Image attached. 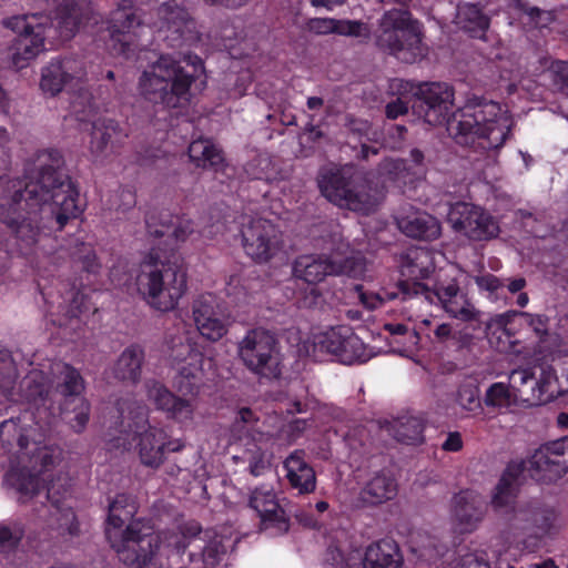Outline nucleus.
I'll return each instance as SVG.
<instances>
[{
	"instance_id": "34",
	"label": "nucleus",
	"mask_w": 568,
	"mask_h": 568,
	"mask_svg": "<svg viewBox=\"0 0 568 568\" xmlns=\"http://www.w3.org/2000/svg\"><path fill=\"white\" fill-rule=\"evenodd\" d=\"M458 18L462 28L473 38H484L489 28L490 19L483 12L479 4L465 3L459 7Z\"/></svg>"
},
{
	"instance_id": "60",
	"label": "nucleus",
	"mask_w": 568,
	"mask_h": 568,
	"mask_svg": "<svg viewBox=\"0 0 568 568\" xmlns=\"http://www.w3.org/2000/svg\"><path fill=\"white\" fill-rule=\"evenodd\" d=\"M306 419L296 418L282 428V434L290 443L295 442L307 428Z\"/></svg>"
},
{
	"instance_id": "22",
	"label": "nucleus",
	"mask_w": 568,
	"mask_h": 568,
	"mask_svg": "<svg viewBox=\"0 0 568 568\" xmlns=\"http://www.w3.org/2000/svg\"><path fill=\"white\" fill-rule=\"evenodd\" d=\"M52 374L54 377V393L61 397L59 402H65V407H68L70 400L82 397L85 383L75 367L60 362L53 366Z\"/></svg>"
},
{
	"instance_id": "9",
	"label": "nucleus",
	"mask_w": 568,
	"mask_h": 568,
	"mask_svg": "<svg viewBox=\"0 0 568 568\" xmlns=\"http://www.w3.org/2000/svg\"><path fill=\"white\" fill-rule=\"evenodd\" d=\"M237 354L243 365L261 379H277L282 374L278 341L265 328L250 329L239 343Z\"/></svg>"
},
{
	"instance_id": "24",
	"label": "nucleus",
	"mask_w": 568,
	"mask_h": 568,
	"mask_svg": "<svg viewBox=\"0 0 568 568\" xmlns=\"http://www.w3.org/2000/svg\"><path fill=\"white\" fill-rule=\"evenodd\" d=\"M75 61L64 59L53 61L42 70L40 88L43 92L54 97L74 78L81 74V70L74 68Z\"/></svg>"
},
{
	"instance_id": "49",
	"label": "nucleus",
	"mask_w": 568,
	"mask_h": 568,
	"mask_svg": "<svg viewBox=\"0 0 568 568\" xmlns=\"http://www.w3.org/2000/svg\"><path fill=\"white\" fill-rule=\"evenodd\" d=\"M345 334H349L348 326L342 325L332 328L323 335V338L320 342L321 347L339 359V353L342 352Z\"/></svg>"
},
{
	"instance_id": "62",
	"label": "nucleus",
	"mask_w": 568,
	"mask_h": 568,
	"mask_svg": "<svg viewBox=\"0 0 568 568\" xmlns=\"http://www.w3.org/2000/svg\"><path fill=\"white\" fill-rule=\"evenodd\" d=\"M62 520L63 521L60 524V528L63 529L62 535L65 532L71 537H77L80 535V523L73 511L63 514Z\"/></svg>"
},
{
	"instance_id": "57",
	"label": "nucleus",
	"mask_w": 568,
	"mask_h": 568,
	"mask_svg": "<svg viewBox=\"0 0 568 568\" xmlns=\"http://www.w3.org/2000/svg\"><path fill=\"white\" fill-rule=\"evenodd\" d=\"M519 316L524 317L527 324L532 328V331L544 339L548 335V317L546 315H534L527 312L519 313Z\"/></svg>"
},
{
	"instance_id": "45",
	"label": "nucleus",
	"mask_w": 568,
	"mask_h": 568,
	"mask_svg": "<svg viewBox=\"0 0 568 568\" xmlns=\"http://www.w3.org/2000/svg\"><path fill=\"white\" fill-rule=\"evenodd\" d=\"M514 394L509 385L504 383H494L486 390L484 403L488 407L504 408L509 407Z\"/></svg>"
},
{
	"instance_id": "27",
	"label": "nucleus",
	"mask_w": 568,
	"mask_h": 568,
	"mask_svg": "<svg viewBox=\"0 0 568 568\" xmlns=\"http://www.w3.org/2000/svg\"><path fill=\"white\" fill-rule=\"evenodd\" d=\"M402 275L406 276L405 281L420 282L428 278L435 267L429 253L420 247L409 248L402 255Z\"/></svg>"
},
{
	"instance_id": "30",
	"label": "nucleus",
	"mask_w": 568,
	"mask_h": 568,
	"mask_svg": "<svg viewBox=\"0 0 568 568\" xmlns=\"http://www.w3.org/2000/svg\"><path fill=\"white\" fill-rule=\"evenodd\" d=\"M509 387L513 390L514 400L537 404L538 377L530 368L513 369L509 375Z\"/></svg>"
},
{
	"instance_id": "2",
	"label": "nucleus",
	"mask_w": 568,
	"mask_h": 568,
	"mask_svg": "<svg viewBox=\"0 0 568 568\" xmlns=\"http://www.w3.org/2000/svg\"><path fill=\"white\" fill-rule=\"evenodd\" d=\"M34 179L23 189L16 190L7 203L0 204V221L11 230L22 219L17 206L24 201L30 211L39 207L47 213L50 227L62 231L69 220L80 213L79 192L68 173L64 158L57 149L41 150L34 154Z\"/></svg>"
},
{
	"instance_id": "23",
	"label": "nucleus",
	"mask_w": 568,
	"mask_h": 568,
	"mask_svg": "<svg viewBox=\"0 0 568 568\" xmlns=\"http://www.w3.org/2000/svg\"><path fill=\"white\" fill-rule=\"evenodd\" d=\"M290 485L300 494L313 493L316 488L315 470L305 460V452L296 449L284 462Z\"/></svg>"
},
{
	"instance_id": "10",
	"label": "nucleus",
	"mask_w": 568,
	"mask_h": 568,
	"mask_svg": "<svg viewBox=\"0 0 568 568\" xmlns=\"http://www.w3.org/2000/svg\"><path fill=\"white\" fill-rule=\"evenodd\" d=\"M398 287L405 297L423 295L429 303L439 302L456 318L466 322L477 318L478 312L468 302L454 277L438 276L433 287L422 282L399 281Z\"/></svg>"
},
{
	"instance_id": "11",
	"label": "nucleus",
	"mask_w": 568,
	"mask_h": 568,
	"mask_svg": "<svg viewBox=\"0 0 568 568\" xmlns=\"http://www.w3.org/2000/svg\"><path fill=\"white\" fill-rule=\"evenodd\" d=\"M447 222L452 229L470 241L483 242L496 239L500 233L499 222L481 206L456 202L449 206Z\"/></svg>"
},
{
	"instance_id": "28",
	"label": "nucleus",
	"mask_w": 568,
	"mask_h": 568,
	"mask_svg": "<svg viewBox=\"0 0 568 568\" xmlns=\"http://www.w3.org/2000/svg\"><path fill=\"white\" fill-rule=\"evenodd\" d=\"M138 511V503L131 494L119 493L109 498L105 529H123L125 523L133 521Z\"/></svg>"
},
{
	"instance_id": "56",
	"label": "nucleus",
	"mask_w": 568,
	"mask_h": 568,
	"mask_svg": "<svg viewBox=\"0 0 568 568\" xmlns=\"http://www.w3.org/2000/svg\"><path fill=\"white\" fill-rule=\"evenodd\" d=\"M556 515L551 509L532 507L531 513V525L542 531H547L551 528L555 521Z\"/></svg>"
},
{
	"instance_id": "44",
	"label": "nucleus",
	"mask_w": 568,
	"mask_h": 568,
	"mask_svg": "<svg viewBox=\"0 0 568 568\" xmlns=\"http://www.w3.org/2000/svg\"><path fill=\"white\" fill-rule=\"evenodd\" d=\"M204 540L206 541V545L202 550L203 561L207 566H215L226 552V548L223 545V538L215 532L206 530L204 531Z\"/></svg>"
},
{
	"instance_id": "63",
	"label": "nucleus",
	"mask_w": 568,
	"mask_h": 568,
	"mask_svg": "<svg viewBox=\"0 0 568 568\" xmlns=\"http://www.w3.org/2000/svg\"><path fill=\"white\" fill-rule=\"evenodd\" d=\"M479 288L495 293L504 286V283L494 274L487 273L475 278Z\"/></svg>"
},
{
	"instance_id": "43",
	"label": "nucleus",
	"mask_w": 568,
	"mask_h": 568,
	"mask_svg": "<svg viewBox=\"0 0 568 568\" xmlns=\"http://www.w3.org/2000/svg\"><path fill=\"white\" fill-rule=\"evenodd\" d=\"M200 334L211 342L220 341L229 331V322L219 313L195 324Z\"/></svg>"
},
{
	"instance_id": "54",
	"label": "nucleus",
	"mask_w": 568,
	"mask_h": 568,
	"mask_svg": "<svg viewBox=\"0 0 568 568\" xmlns=\"http://www.w3.org/2000/svg\"><path fill=\"white\" fill-rule=\"evenodd\" d=\"M548 72L555 89L568 97V62L555 61Z\"/></svg>"
},
{
	"instance_id": "48",
	"label": "nucleus",
	"mask_w": 568,
	"mask_h": 568,
	"mask_svg": "<svg viewBox=\"0 0 568 568\" xmlns=\"http://www.w3.org/2000/svg\"><path fill=\"white\" fill-rule=\"evenodd\" d=\"M75 266L87 273L95 274L100 268L94 250L89 244L82 243L72 254Z\"/></svg>"
},
{
	"instance_id": "32",
	"label": "nucleus",
	"mask_w": 568,
	"mask_h": 568,
	"mask_svg": "<svg viewBox=\"0 0 568 568\" xmlns=\"http://www.w3.org/2000/svg\"><path fill=\"white\" fill-rule=\"evenodd\" d=\"M55 18L61 34L67 38L74 36L87 20L82 7L75 0H61L55 9Z\"/></svg>"
},
{
	"instance_id": "39",
	"label": "nucleus",
	"mask_w": 568,
	"mask_h": 568,
	"mask_svg": "<svg viewBox=\"0 0 568 568\" xmlns=\"http://www.w3.org/2000/svg\"><path fill=\"white\" fill-rule=\"evenodd\" d=\"M568 386L562 387L556 375V371L551 366L541 367L538 377L537 404L548 403L565 395Z\"/></svg>"
},
{
	"instance_id": "16",
	"label": "nucleus",
	"mask_w": 568,
	"mask_h": 568,
	"mask_svg": "<svg viewBox=\"0 0 568 568\" xmlns=\"http://www.w3.org/2000/svg\"><path fill=\"white\" fill-rule=\"evenodd\" d=\"M130 136L129 129L114 119H98L92 123L89 150L95 159L119 153Z\"/></svg>"
},
{
	"instance_id": "50",
	"label": "nucleus",
	"mask_w": 568,
	"mask_h": 568,
	"mask_svg": "<svg viewBox=\"0 0 568 568\" xmlns=\"http://www.w3.org/2000/svg\"><path fill=\"white\" fill-rule=\"evenodd\" d=\"M215 297L211 294L201 295L192 304L193 320L196 323L207 320L217 314Z\"/></svg>"
},
{
	"instance_id": "64",
	"label": "nucleus",
	"mask_w": 568,
	"mask_h": 568,
	"mask_svg": "<svg viewBox=\"0 0 568 568\" xmlns=\"http://www.w3.org/2000/svg\"><path fill=\"white\" fill-rule=\"evenodd\" d=\"M408 112V103L405 102L402 98H397L394 101H390L385 106V114L387 119L395 120L400 115H404Z\"/></svg>"
},
{
	"instance_id": "42",
	"label": "nucleus",
	"mask_w": 568,
	"mask_h": 568,
	"mask_svg": "<svg viewBox=\"0 0 568 568\" xmlns=\"http://www.w3.org/2000/svg\"><path fill=\"white\" fill-rule=\"evenodd\" d=\"M368 358L365 344L354 334L349 327V334H345L342 352L339 353V362L352 364L356 361L364 362Z\"/></svg>"
},
{
	"instance_id": "29",
	"label": "nucleus",
	"mask_w": 568,
	"mask_h": 568,
	"mask_svg": "<svg viewBox=\"0 0 568 568\" xmlns=\"http://www.w3.org/2000/svg\"><path fill=\"white\" fill-rule=\"evenodd\" d=\"M47 31H37L28 37L18 38L12 54V63L17 69H23L45 50Z\"/></svg>"
},
{
	"instance_id": "59",
	"label": "nucleus",
	"mask_w": 568,
	"mask_h": 568,
	"mask_svg": "<svg viewBox=\"0 0 568 568\" xmlns=\"http://www.w3.org/2000/svg\"><path fill=\"white\" fill-rule=\"evenodd\" d=\"M456 568H490V566L483 554L467 552L460 556Z\"/></svg>"
},
{
	"instance_id": "35",
	"label": "nucleus",
	"mask_w": 568,
	"mask_h": 568,
	"mask_svg": "<svg viewBox=\"0 0 568 568\" xmlns=\"http://www.w3.org/2000/svg\"><path fill=\"white\" fill-rule=\"evenodd\" d=\"M394 438L407 445L424 443L425 422L416 416H402L393 423Z\"/></svg>"
},
{
	"instance_id": "58",
	"label": "nucleus",
	"mask_w": 568,
	"mask_h": 568,
	"mask_svg": "<svg viewBox=\"0 0 568 568\" xmlns=\"http://www.w3.org/2000/svg\"><path fill=\"white\" fill-rule=\"evenodd\" d=\"M337 22L332 18H315L310 20L308 29L316 34L336 33Z\"/></svg>"
},
{
	"instance_id": "4",
	"label": "nucleus",
	"mask_w": 568,
	"mask_h": 568,
	"mask_svg": "<svg viewBox=\"0 0 568 568\" xmlns=\"http://www.w3.org/2000/svg\"><path fill=\"white\" fill-rule=\"evenodd\" d=\"M194 77L171 55H161L139 79L141 97L164 109L183 108L190 102Z\"/></svg>"
},
{
	"instance_id": "8",
	"label": "nucleus",
	"mask_w": 568,
	"mask_h": 568,
	"mask_svg": "<svg viewBox=\"0 0 568 568\" xmlns=\"http://www.w3.org/2000/svg\"><path fill=\"white\" fill-rule=\"evenodd\" d=\"M196 379V376L187 367L180 369L178 392L182 396L172 393L160 381L148 379L144 383L146 397L156 409L165 413L168 418L178 423L192 422L197 407L196 397L200 393Z\"/></svg>"
},
{
	"instance_id": "37",
	"label": "nucleus",
	"mask_w": 568,
	"mask_h": 568,
	"mask_svg": "<svg viewBox=\"0 0 568 568\" xmlns=\"http://www.w3.org/2000/svg\"><path fill=\"white\" fill-rule=\"evenodd\" d=\"M511 6L520 17L526 18L528 24L537 29L548 28L558 17L556 9H541L527 0H513Z\"/></svg>"
},
{
	"instance_id": "33",
	"label": "nucleus",
	"mask_w": 568,
	"mask_h": 568,
	"mask_svg": "<svg viewBox=\"0 0 568 568\" xmlns=\"http://www.w3.org/2000/svg\"><path fill=\"white\" fill-rule=\"evenodd\" d=\"M1 24L14 33L18 38L28 37L37 31H48L51 27V21L47 16L33 13V14H18L9 18H4Z\"/></svg>"
},
{
	"instance_id": "61",
	"label": "nucleus",
	"mask_w": 568,
	"mask_h": 568,
	"mask_svg": "<svg viewBox=\"0 0 568 568\" xmlns=\"http://www.w3.org/2000/svg\"><path fill=\"white\" fill-rule=\"evenodd\" d=\"M193 232V223L187 220H181L174 226H171L170 236L174 237L176 242H185Z\"/></svg>"
},
{
	"instance_id": "20",
	"label": "nucleus",
	"mask_w": 568,
	"mask_h": 568,
	"mask_svg": "<svg viewBox=\"0 0 568 568\" xmlns=\"http://www.w3.org/2000/svg\"><path fill=\"white\" fill-rule=\"evenodd\" d=\"M396 225L403 234L419 241H434L442 235L440 222L426 212L397 216Z\"/></svg>"
},
{
	"instance_id": "5",
	"label": "nucleus",
	"mask_w": 568,
	"mask_h": 568,
	"mask_svg": "<svg viewBox=\"0 0 568 568\" xmlns=\"http://www.w3.org/2000/svg\"><path fill=\"white\" fill-rule=\"evenodd\" d=\"M375 45L384 53L405 63H415L427 54L424 33L418 20L408 9L386 10L374 34Z\"/></svg>"
},
{
	"instance_id": "31",
	"label": "nucleus",
	"mask_w": 568,
	"mask_h": 568,
	"mask_svg": "<svg viewBox=\"0 0 568 568\" xmlns=\"http://www.w3.org/2000/svg\"><path fill=\"white\" fill-rule=\"evenodd\" d=\"M397 494V484L394 478L384 474L374 476L361 491L365 504L379 505L393 499Z\"/></svg>"
},
{
	"instance_id": "12",
	"label": "nucleus",
	"mask_w": 568,
	"mask_h": 568,
	"mask_svg": "<svg viewBox=\"0 0 568 568\" xmlns=\"http://www.w3.org/2000/svg\"><path fill=\"white\" fill-rule=\"evenodd\" d=\"M524 471L525 462L509 463L495 488V494L491 499V504L496 510L505 509V513H508V510L513 511L510 527L519 530H528L532 528V506L518 509L513 506Z\"/></svg>"
},
{
	"instance_id": "15",
	"label": "nucleus",
	"mask_w": 568,
	"mask_h": 568,
	"mask_svg": "<svg viewBox=\"0 0 568 568\" xmlns=\"http://www.w3.org/2000/svg\"><path fill=\"white\" fill-rule=\"evenodd\" d=\"M245 253L257 263H267L283 247L282 232L265 219L250 221L242 229Z\"/></svg>"
},
{
	"instance_id": "36",
	"label": "nucleus",
	"mask_w": 568,
	"mask_h": 568,
	"mask_svg": "<svg viewBox=\"0 0 568 568\" xmlns=\"http://www.w3.org/2000/svg\"><path fill=\"white\" fill-rule=\"evenodd\" d=\"M189 156L197 168L215 171L220 170L224 162L222 151L206 140L193 141L189 146Z\"/></svg>"
},
{
	"instance_id": "1",
	"label": "nucleus",
	"mask_w": 568,
	"mask_h": 568,
	"mask_svg": "<svg viewBox=\"0 0 568 568\" xmlns=\"http://www.w3.org/2000/svg\"><path fill=\"white\" fill-rule=\"evenodd\" d=\"M454 94V88L446 82L422 83L413 95V113L433 126L446 123L449 135L458 144L466 145L477 138L484 149L503 146L510 134L513 121L500 104L473 97L452 112Z\"/></svg>"
},
{
	"instance_id": "46",
	"label": "nucleus",
	"mask_w": 568,
	"mask_h": 568,
	"mask_svg": "<svg viewBox=\"0 0 568 568\" xmlns=\"http://www.w3.org/2000/svg\"><path fill=\"white\" fill-rule=\"evenodd\" d=\"M10 231L26 247L34 245L38 242L40 234V227L30 217H22L21 220H18Z\"/></svg>"
},
{
	"instance_id": "47",
	"label": "nucleus",
	"mask_w": 568,
	"mask_h": 568,
	"mask_svg": "<svg viewBox=\"0 0 568 568\" xmlns=\"http://www.w3.org/2000/svg\"><path fill=\"white\" fill-rule=\"evenodd\" d=\"M456 402L464 410L469 413H478L483 409L479 398V389L477 386L471 384L459 386Z\"/></svg>"
},
{
	"instance_id": "17",
	"label": "nucleus",
	"mask_w": 568,
	"mask_h": 568,
	"mask_svg": "<svg viewBox=\"0 0 568 568\" xmlns=\"http://www.w3.org/2000/svg\"><path fill=\"white\" fill-rule=\"evenodd\" d=\"M349 262L348 258L344 263L336 262L323 254H304L294 260L292 273L296 280H301L308 285H317L327 276L346 273V265Z\"/></svg>"
},
{
	"instance_id": "19",
	"label": "nucleus",
	"mask_w": 568,
	"mask_h": 568,
	"mask_svg": "<svg viewBox=\"0 0 568 568\" xmlns=\"http://www.w3.org/2000/svg\"><path fill=\"white\" fill-rule=\"evenodd\" d=\"M487 510L485 499L473 490H463L453 498V516L462 534L473 532Z\"/></svg>"
},
{
	"instance_id": "41",
	"label": "nucleus",
	"mask_w": 568,
	"mask_h": 568,
	"mask_svg": "<svg viewBox=\"0 0 568 568\" xmlns=\"http://www.w3.org/2000/svg\"><path fill=\"white\" fill-rule=\"evenodd\" d=\"M13 478V486L21 495V501L26 503L28 499L37 496L43 489V483L38 475L31 474L26 470H19L11 475Z\"/></svg>"
},
{
	"instance_id": "26",
	"label": "nucleus",
	"mask_w": 568,
	"mask_h": 568,
	"mask_svg": "<svg viewBox=\"0 0 568 568\" xmlns=\"http://www.w3.org/2000/svg\"><path fill=\"white\" fill-rule=\"evenodd\" d=\"M248 506L258 514L262 521L272 523L283 531L288 530L285 511L280 507L274 494L255 488L250 496Z\"/></svg>"
},
{
	"instance_id": "53",
	"label": "nucleus",
	"mask_w": 568,
	"mask_h": 568,
	"mask_svg": "<svg viewBox=\"0 0 568 568\" xmlns=\"http://www.w3.org/2000/svg\"><path fill=\"white\" fill-rule=\"evenodd\" d=\"M112 49L116 54L129 57L133 52L134 37L130 31L110 29Z\"/></svg>"
},
{
	"instance_id": "25",
	"label": "nucleus",
	"mask_w": 568,
	"mask_h": 568,
	"mask_svg": "<svg viewBox=\"0 0 568 568\" xmlns=\"http://www.w3.org/2000/svg\"><path fill=\"white\" fill-rule=\"evenodd\" d=\"M364 568H402L403 556L393 539H381L366 548Z\"/></svg>"
},
{
	"instance_id": "51",
	"label": "nucleus",
	"mask_w": 568,
	"mask_h": 568,
	"mask_svg": "<svg viewBox=\"0 0 568 568\" xmlns=\"http://www.w3.org/2000/svg\"><path fill=\"white\" fill-rule=\"evenodd\" d=\"M336 34L359 38L367 41L371 38V28L366 22L357 20H338Z\"/></svg>"
},
{
	"instance_id": "3",
	"label": "nucleus",
	"mask_w": 568,
	"mask_h": 568,
	"mask_svg": "<svg viewBox=\"0 0 568 568\" xmlns=\"http://www.w3.org/2000/svg\"><path fill=\"white\" fill-rule=\"evenodd\" d=\"M135 285L152 308L163 313L174 310L187 290L184 258L176 252L168 255L153 248L140 265Z\"/></svg>"
},
{
	"instance_id": "21",
	"label": "nucleus",
	"mask_w": 568,
	"mask_h": 568,
	"mask_svg": "<svg viewBox=\"0 0 568 568\" xmlns=\"http://www.w3.org/2000/svg\"><path fill=\"white\" fill-rule=\"evenodd\" d=\"M144 363V347L133 343L125 347L114 362L111 368L112 376L116 381L136 385L141 381Z\"/></svg>"
},
{
	"instance_id": "52",
	"label": "nucleus",
	"mask_w": 568,
	"mask_h": 568,
	"mask_svg": "<svg viewBox=\"0 0 568 568\" xmlns=\"http://www.w3.org/2000/svg\"><path fill=\"white\" fill-rule=\"evenodd\" d=\"M24 536V529L20 525L13 527L0 526V552H10L18 548Z\"/></svg>"
},
{
	"instance_id": "55",
	"label": "nucleus",
	"mask_w": 568,
	"mask_h": 568,
	"mask_svg": "<svg viewBox=\"0 0 568 568\" xmlns=\"http://www.w3.org/2000/svg\"><path fill=\"white\" fill-rule=\"evenodd\" d=\"M141 24L140 9L124 11L122 14H112V24L110 29L130 31L132 28Z\"/></svg>"
},
{
	"instance_id": "18",
	"label": "nucleus",
	"mask_w": 568,
	"mask_h": 568,
	"mask_svg": "<svg viewBox=\"0 0 568 568\" xmlns=\"http://www.w3.org/2000/svg\"><path fill=\"white\" fill-rule=\"evenodd\" d=\"M182 447L179 442L170 440L163 429L153 426L140 434L136 445L141 464L152 469L164 463L165 452H179Z\"/></svg>"
},
{
	"instance_id": "14",
	"label": "nucleus",
	"mask_w": 568,
	"mask_h": 568,
	"mask_svg": "<svg viewBox=\"0 0 568 568\" xmlns=\"http://www.w3.org/2000/svg\"><path fill=\"white\" fill-rule=\"evenodd\" d=\"M525 469L538 481L560 479L568 471V437L541 445L525 463Z\"/></svg>"
},
{
	"instance_id": "7",
	"label": "nucleus",
	"mask_w": 568,
	"mask_h": 568,
	"mask_svg": "<svg viewBox=\"0 0 568 568\" xmlns=\"http://www.w3.org/2000/svg\"><path fill=\"white\" fill-rule=\"evenodd\" d=\"M105 537L120 561L132 568H158L160 537L141 520H133L124 529H105Z\"/></svg>"
},
{
	"instance_id": "40",
	"label": "nucleus",
	"mask_w": 568,
	"mask_h": 568,
	"mask_svg": "<svg viewBox=\"0 0 568 568\" xmlns=\"http://www.w3.org/2000/svg\"><path fill=\"white\" fill-rule=\"evenodd\" d=\"M170 349L169 356L175 363H183L191 359V364H199L202 359V353L196 348V344L185 336H172L168 341Z\"/></svg>"
},
{
	"instance_id": "13",
	"label": "nucleus",
	"mask_w": 568,
	"mask_h": 568,
	"mask_svg": "<svg viewBox=\"0 0 568 568\" xmlns=\"http://www.w3.org/2000/svg\"><path fill=\"white\" fill-rule=\"evenodd\" d=\"M156 17L166 28L165 41L171 48L182 49L200 41L196 22L187 9L176 0H168L156 8Z\"/></svg>"
},
{
	"instance_id": "6",
	"label": "nucleus",
	"mask_w": 568,
	"mask_h": 568,
	"mask_svg": "<svg viewBox=\"0 0 568 568\" xmlns=\"http://www.w3.org/2000/svg\"><path fill=\"white\" fill-rule=\"evenodd\" d=\"M316 183L332 204L364 215L376 207V199L365 175L353 165H327L318 170Z\"/></svg>"
},
{
	"instance_id": "38",
	"label": "nucleus",
	"mask_w": 568,
	"mask_h": 568,
	"mask_svg": "<svg viewBox=\"0 0 568 568\" xmlns=\"http://www.w3.org/2000/svg\"><path fill=\"white\" fill-rule=\"evenodd\" d=\"M59 405L72 430L81 434L90 420V403L84 397H79L70 400L68 407H65V402H59Z\"/></svg>"
}]
</instances>
